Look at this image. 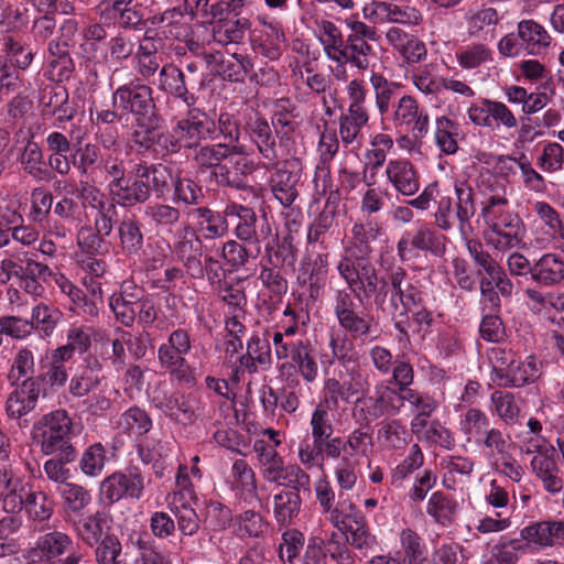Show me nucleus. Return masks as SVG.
I'll return each mask as SVG.
<instances>
[{
  "instance_id": "obj_6",
  "label": "nucleus",
  "mask_w": 564,
  "mask_h": 564,
  "mask_svg": "<svg viewBox=\"0 0 564 564\" xmlns=\"http://www.w3.org/2000/svg\"><path fill=\"white\" fill-rule=\"evenodd\" d=\"M72 419L65 410H55L41 416L32 425L31 437L44 455H62L74 460L76 451L70 444Z\"/></svg>"
},
{
  "instance_id": "obj_48",
  "label": "nucleus",
  "mask_w": 564,
  "mask_h": 564,
  "mask_svg": "<svg viewBox=\"0 0 564 564\" xmlns=\"http://www.w3.org/2000/svg\"><path fill=\"white\" fill-rule=\"evenodd\" d=\"M399 540L406 564H426V545L416 531L404 528L400 531Z\"/></svg>"
},
{
  "instance_id": "obj_58",
  "label": "nucleus",
  "mask_w": 564,
  "mask_h": 564,
  "mask_svg": "<svg viewBox=\"0 0 564 564\" xmlns=\"http://www.w3.org/2000/svg\"><path fill=\"white\" fill-rule=\"evenodd\" d=\"M532 209L545 228V235L551 239L564 238V223L560 213L544 200H536Z\"/></svg>"
},
{
  "instance_id": "obj_3",
  "label": "nucleus",
  "mask_w": 564,
  "mask_h": 564,
  "mask_svg": "<svg viewBox=\"0 0 564 564\" xmlns=\"http://www.w3.org/2000/svg\"><path fill=\"white\" fill-rule=\"evenodd\" d=\"M126 174L127 159H123L107 182L113 200L123 207L147 202L151 197V192H154L158 196L164 195L172 180L171 170L162 164H135L133 181L128 178Z\"/></svg>"
},
{
  "instance_id": "obj_21",
  "label": "nucleus",
  "mask_w": 564,
  "mask_h": 564,
  "mask_svg": "<svg viewBox=\"0 0 564 564\" xmlns=\"http://www.w3.org/2000/svg\"><path fill=\"white\" fill-rule=\"evenodd\" d=\"M41 383L39 378L30 377L15 384L6 401V412L13 420L32 412L39 401Z\"/></svg>"
},
{
  "instance_id": "obj_13",
  "label": "nucleus",
  "mask_w": 564,
  "mask_h": 564,
  "mask_svg": "<svg viewBox=\"0 0 564 564\" xmlns=\"http://www.w3.org/2000/svg\"><path fill=\"white\" fill-rule=\"evenodd\" d=\"M446 250V237L426 224L406 230L397 243V254L402 262H414L420 251L442 257Z\"/></svg>"
},
{
  "instance_id": "obj_32",
  "label": "nucleus",
  "mask_w": 564,
  "mask_h": 564,
  "mask_svg": "<svg viewBox=\"0 0 564 564\" xmlns=\"http://www.w3.org/2000/svg\"><path fill=\"white\" fill-rule=\"evenodd\" d=\"M373 23H401L416 25L422 20L419 10L409 6H399L392 2L379 4L375 11H369L364 17Z\"/></svg>"
},
{
  "instance_id": "obj_20",
  "label": "nucleus",
  "mask_w": 564,
  "mask_h": 564,
  "mask_svg": "<svg viewBox=\"0 0 564 564\" xmlns=\"http://www.w3.org/2000/svg\"><path fill=\"white\" fill-rule=\"evenodd\" d=\"M387 183L402 196L415 195L420 187V174L414 164L405 158L391 159L383 173Z\"/></svg>"
},
{
  "instance_id": "obj_63",
  "label": "nucleus",
  "mask_w": 564,
  "mask_h": 564,
  "mask_svg": "<svg viewBox=\"0 0 564 564\" xmlns=\"http://www.w3.org/2000/svg\"><path fill=\"white\" fill-rule=\"evenodd\" d=\"M456 59L462 68L475 69L492 62V51L481 43L470 44L456 52Z\"/></svg>"
},
{
  "instance_id": "obj_61",
  "label": "nucleus",
  "mask_w": 564,
  "mask_h": 564,
  "mask_svg": "<svg viewBox=\"0 0 564 564\" xmlns=\"http://www.w3.org/2000/svg\"><path fill=\"white\" fill-rule=\"evenodd\" d=\"M475 444L485 453L488 458L503 457L509 449V437L499 429H488Z\"/></svg>"
},
{
  "instance_id": "obj_28",
  "label": "nucleus",
  "mask_w": 564,
  "mask_h": 564,
  "mask_svg": "<svg viewBox=\"0 0 564 564\" xmlns=\"http://www.w3.org/2000/svg\"><path fill=\"white\" fill-rule=\"evenodd\" d=\"M370 110L347 109L338 122L340 142L344 147L360 149L364 143L362 129L368 126Z\"/></svg>"
},
{
  "instance_id": "obj_50",
  "label": "nucleus",
  "mask_w": 564,
  "mask_h": 564,
  "mask_svg": "<svg viewBox=\"0 0 564 564\" xmlns=\"http://www.w3.org/2000/svg\"><path fill=\"white\" fill-rule=\"evenodd\" d=\"M316 35L326 56L334 61L345 44L339 28L329 20L321 19L316 21Z\"/></svg>"
},
{
  "instance_id": "obj_64",
  "label": "nucleus",
  "mask_w": 564,
  "mask_h": 564,
  "mask_svg": "<svg viewBox=\"0 0 564 564\" xmlns=\"http://www.w3.org/2000/svg\"><path fill=\"white\" fill-rule=\"evenodd\" d=\"M145 220L155 227H172L178 223L181 212L169 204L150 203L144 207Z\"/></svg>"
},
{
  "instance_id": "obj_30",
  "label": "nucleus",
  "mask_w": 564,
  "mask_h": 564,
  "mask_svg": "<svg viewBox=\"0 0 564 564\" xmlns=\"http://www.w3.org/2000/svg\"><path fill=\"white\" fill-rule=\"evenodd\" d=\"M292 163H278L274 173L270 177V186L274 197L284 206L289 207L297 197L296 184L299 182L297 173L290 166Z\"/></svg>"
},
{
  "instance_id": "obj_51",
  "label": "nucleus",
  "mask_w": 564,
  "mask_h": 564,
  "mask_svg": "<svg viewBox=\"0 0 564 564\" xmlns=\"http://www.w3.org/2000/svg\"><path fill=\"white\" fill-rule=\"evenodd\" d=\"M117 426L123 433L139 437L152 429V419L143 409L131 406L120 415Z\"/></svg>"
},
{
  "instance_id": "obj_55",
  "label": "nucleus",
  "mask_w": 564,
  "mask_h": 564,
  "mask_svg": "<svg viewBox=\"0 0 564 564\" xmlns=\"http://www.w3.org/2000/svg\"><path fill=\"white\" fill-rule=\"evenodd\" d=\"M130 283H123L119 293H113L109 299V306L116 319L126 327L133 325V297L134 291Z\"/></svg>"
},
{
  "instance_id": "obj_19",
  "label": "nucleus",
  "mask_w": 564,
  "mask_h": 564,
  "mask_svg": "<svg viewBox=\"0 0 564 564\" xmlns=\"http://www.w3.org/2000/svg\"><path fill=\"white\" fill-rule=\"evenodd\" d=\"M112 220L94 219L93 224H84L77 228L76 245L87 256H105L110 250V242L106 240L112 232Z\"/></svg>"
},
{
  "instance_id": "obj_31",
  "label": "nucleus",
  "mask_w": 564,
  "mask_h": 564,
  "mask_svg": "<svg viewBox=\"0 0 564 564\" xmlns=\"http://www.w3.org/2000/svg\"><path fill=\"white\" fill-rule=\"evenodd\" d=\"M386 39L408 64L420 63L426 57L425 44L400 28H390L386 33Z\"/></svg>"
},
{
  "instance_id": "obj_59",
  "label": "nucleus",
  "mask_w": 564,
  "mask_h": 564,
  "mask_svg": "<svg viewBox=\"0 0 564 564\" xmlns=\"http://www.w3.org/2000/svg\"><path fill=\"white\" fill-rule=\"evenodd\" d=\"M358 457L352 453H345L334 467V475L337 486L343 491H350L355 488L358 480Z\"/></svg>"
},
{
  "instance_id": "obj_29",
  "label": "nucleus",
  "mask_w": 564,
  "mask_h": 564,
  "mask_svg": "<svg viewBox=\"0 0 564 564\" xmlns=\"http://www.w3.org/2000/svg\"><path fill=\"white\" fill-rule=\"evenodd\" d=\"M24 484L14 476L8 459H0V501L6 512L17 513L22 510L21 492Z\"/></svg>"
},
{
  "instance_id": "obj_17",
  "label": "nucleus",
  "mask_w": 564,
  "mask_h": 564,
  "mask_svg": "<svg viewBox=\"0 0 564 564\" xmlns=\"http://www.w3.org/2000/svg\"><path fill=\"white\" fill-rule=\"evenodd\" d=\"M144 491V479L140 471L131 469L128 474L113 473L100 482V495L109 503L123 497L140 499Z\"/></svg>"
},
{
  "instance_id": "obj_57",
  "label": "nucleus",
  "mask_w": 564,
  "mask_h": 564,
  "mask_svg": "<svg viewBox=\"0 0 564 564\" xmlns=\"http://www.w3.org/2000/svg\"><path fill=\"white\" fill-rule=\"evenodd\" d=\"M248 20L230 19L212 26V36L214 42L219 45L240 43L246 33Z\"/></svg>"
},
{
  "instance_id": "obj_2",
  "label": "nucleus",
  "mask_w": 564,
  "mask_h": 564,
  "mask_svg": "<svg viewBox=\"0 0 564 564\" xmlns=\"http://www.w3.org/2000/svg\"><path fill=\"white\" fill-rule=\"evenodd\" d=\"M487 184L491 195L482 208V218L486 224L485 239L488 245L498 251H507L522 243L525 228L518 214L509 208V202L502 186L497 178L487 173L480 175V186Z\"/></svg>"
},
{
  "instance_id": "obj_24",
  "label": "nucleus",
  "mask_w": 564,
  "mask_h": 564,
  "mask_svg": "<svg viewBox=\"0 0 564 564\" xmlns=\"http://www.w3.org/2000/svg\"><path fill=\"white\" fill-rule=\"evenodd\" d=\"M373 56L372 46L365 40L357 36H347V41L341 47L339 55L335 57V62L339 63L336 67L335 77L344 79L346 70L344 64L350 63L358 69L365 70L369 67L370 59Z\"/></svg>"
},
{
  "instance_id": "obj_49",
  "label": "nucleus",
  "mask_w": 564,
  "mask_h": 564,
  "mask_svg": "<svg viewBox=\"0 0 564 564\" xmlns=\"http://www.w3.org/2000/svg\"><path fill=\"white\" fill-rule=\"evenodd\" d=\"M325 513H327V520L340 532L350 523H355V521L364 517L355 502L350 498L343 496Z\"/></svg>"
},
{
  "instance_id": "obj_8",
  "label": "nucleus",
  "mask_w": 564,
  "mask_h": 564,
  "mask_svg": "<svg viewBox=\"0 0 564 564\" xmlns=\"http://www.w3.org/2000/svg\"><path fill=\"white\" fill-rule=\"evenodd\" d=\"M360 294L364 292L352 290L347 284V288L334 290L329 299L332 312L339 327L355 338L368 337L373 328L372 316L361 310L355 301V296L359 297Z\"/></svg>"
},
{
  "instance_id": "obj_12",
  "label": "nucleus",
  "mask_w": 564,
  "mask_h": 564,
  "mask_svg": "<svg viewBox=\"0 0 564 564\" xmlns=\"http://www.w3.org/2000/svg\"><path fill=\"white\" fill-rule=\"evenodd\" d=\"M152 94L149 85L135 79L113 91L112 105L124 113L133 115L140 126H147L151 123L155 109Z\"/></svg>"
},
{
  "instance_id": "obj_46",
  "label": "nucleus",
  "mask_w": 564,
  "mask_h": 564,
  "mask_svg": "<svg viewBox=\"0 0 564 564\" xmlns=\"http://www.w3.org/2000/svg\"><path fill=\"white\" fill-rule=\"evenodd\" d=\"M300 489L282 490L273 498V512L278 523L282 525L291 524L299 516L301 509Z\"/></svg>"
},
{
  "instance_id": "obj_36",
  "label": "nucleus",
  "mask_w": 564,
  "mask_h": 564,
  "mask_svg": "<svg viewBox=\"0 0 564 564\" xmlns=\"http://www.w3.org/2000/svg\"><path fill=\"white\" fill-rule=\"evenodd\" d=\"M160 39L144 35L139 42L137 52L134 53V69L143 78L149 79L159 69L158 61Z\"/></svg>"
},
{
  "instance_id": "obj_41",
  "label": "nucleus",
  "mask_w": 564,
  "mask_h": 564,
  "mask_svg": "<svg viewBox=\"0 0 564 564\" xmlns=\"http://www.w3.org/2000/svg\"><path fill=\"white\" fill-rule=\"evenodd\" d=\"M22 509L25 508L28 514L35 521L48 520L54 511V503L48 497L25 482L23 494L21 492Z\"/></svg>"
},
{
  "instance_id": "obj_26",
  "label": "nucleus",
  "mask_w": 564,
  "mask_h": 564,
  "mask_svg": "<svg viewBox=\"0 0 564 564\" xmlns=\"http://www.w3.org/2000/svg\"><path fill=\"white\" fill-rule=\"evenodd\" d=\"M531 280L541 288H554L564 283V258L546 252L532 263Z\"/></svg>"
},
{
  "instance_id": "obj_60",
  "label": "nucleus",
  "mask_w": 564,
  "mask_h": 564,
  "mask_svg": "<svg viewBox=\"0 0 564 564\" xmlns=\"http://www.w3.org/2000/svg\"><path fill=\"white\" fill-rule=\"evenodd\" d=\"M401 400L408 403L412 415L432 416L440 408V401L427 392L417 389L401 393Z\"/></svg>"
},
{
  "instance_id": "obj_35",
  "label": "nucleus",
  "mask_w": 564,
  "mask_h": 564,
  "mask_svg": "<svg viewBox=\"0 0 564 564\" xmlns=\"http://www.w3.org/2000/svg\"><path fill=\"white\" fill-rule=\"evenodd\" d=\"M91 339L102 347L109 341L108 332L100 327L87 325H72L66 333V344L78 354H85L90 345Z\"/></svg>"
},
{
  "instance_id": "obj_22",
  "label": "nucleus",
  "mask_w": 564,
  "mask_h": 564,
  "mask_svg": "<svg viewBox=\"0 0 564 564\" xmlns=\"http://www.w3.org/2000/svg\"><path fill=\"white\" fill-rule=\"evenodd\" d=\"M284 318L276 324L273 330H267V335L270 337L274 347V354H281L288 350L296 344L305 341V328L300 326L299 318L290 306L283 312Z\"/></svg>"
},
{
  "instance_id": "obj_5",
  "label": "nucleus",
  "mask_w": 564,
  "mask_h": 564,
  "mask_svg": "<svg viewBox=\"0 0 564 564\" xmlns=\"http://www.w3.org/2000/svg\"><path fill=\"white\" fill-rule=\"evenodd\" d=\"M192 348V338L183 328L171 332L166 341L158 348L159 366L169 373L171 383L181 388H194L200 376L198 369L186 359Z\"/></svg>"
},
{
  "instance_id": "obj_27",
  "label": "nucleus",
  "mask_w": 564,
  "mask_h": 564,
  "mask_svg": "<svg viewBox=\"0 0 564 564\" xmlns=\"http://www.w3.org/2000/svg\"><path fill=\"white\" fill-rule=\"evenodd\" d=\"M534 454L530 462L532 473L541 481L546 492L550 495L560 494L564 487V479L554 457L542 451Z\"/></svg>"
},
{
  "instance_id": "obj_11",
  "label": "nucleus",
  "mask_w": 564,
  "mask_h": 564,
  "mask_svg": "<svg viewBox=\"0 0 564 564\" xmlns=\"http://www.w3.org/2000/svg\"><path fill=\"white\" fill-rule=\"evenodd\" d=\"M234 154L248 155V151L243 145L239 144H207L196 151L194 161L200 171L212 170V178L218 185L239 187L240 181L232 176L230 169L226 164L221 163Z\"/></svg>"
},
{
  "instance_id": "obj_53",
  "label": "nucleus",
  "mask_w": 564,
  "mask_h": 564,
  "mask_svg": "<svg viewBox=\"0 0 564 564\" xmlns=\"http://www.w3.org/2000/svg\"><path fill=\"white\" fill-rule=\"evenodd\" d=\"M459 431L467 442H476L490 425L489 416L478 408L467 409L459 417Z\"/></svg>"
},
{
  "instance_id": "obj_62",
  "label": "nucleus",
  "mask_w": 564,
  "mask_h": 564,
  "mask_svg": "<svg viewBox=\"0 0 564 564\" xmlns=\"http://www.w3.org/2000/svg\"><path fill=\"white\" fill-rule=\"evenodd\" d=\"M26 260V249L10 248L0 254V283L6 284L12 278L23 274V261Z\"/></svg>"
},
{
  "instance_id": "obj_45",
  "label": "nucleus",
  "mask_w": 564,
  "mask_h": 564,
  "mask_svg": "<svg viewBox=\"0 0 564 564\" xmlns=\"http://www.w3.org/2000/svg\"><path fill=\"white\" fill-rule=\"evenodd\" d=\"M349 335L346 332L332 333L328 344L332 357L346 369L359 367V355Z\"/></svg>"
},
{
  "instance_id": "obj_52",
  "label": "nucleus",
  "mask_w": 564,
  "mask_h": 564,
  "mask_svg": "<svg viewBox=\"0 0 564 564\" xmlns=\"http://www.w3.org/2000/svg\"><path fill=\"white\" fill-rule=\"evenodd\" d=\"M259 21L267 28V33L265 39L260 41L258 51L270 61H276L282 55V44L285 41L284 31L278 22H270L261 18Z\"/></svg>"
},
{
  "instance_id": "obj_54",
  "label": "nucleus",
  "mask_w": 564,
  "mask_h": 564,
  "mask_svg": "<svg viewBox=\"0 0 564 564\" xmlns=\"http://www.w3.org/2000/svg\"><path fill=\"white\" fill-rule=\"evenodd\" d=\"M56 491L62 499L64 508L73 513L83 511L91 502L90 492L82 485L75 482L59 485Z\"/></svg>"
},
{
  "instance_id": "obj_38",
  "label": "nucleus",
  "mask_w": 564,
  "mask_h": 564,
  "mask_svg": "<svg viewBox=\"0 0 564 564\" xmlns=\"http://www.w3.org/2000/svg\"><path fill=\"white\" fill-rule=\"evenodd\" d=\"M518 35L524 48L533 55L543 53L552 37L545 28L533 20H523L518 24Z\"/></svg>"
},
{
  "instance_id": "obj_43",
  "label": "nucleus",
  "mask_w": 564,
  "mask_h": 564,
  "mask_svg": "<svg viewBox=\"0 0 564 564\" xmlns=\"http://www.w3.org/2000/svg\"><path fill=\"white\" fill-rule=\"evenodd\" d=\"M459 124L446 116L435 119L434 141L438 150L447 155L458 151Z\"/></svg>"
},
{
  "instance_id": "obj_34",
  "label": "nucleus",
  "mask_w": 564,
  "mask_h": 564,
  "mask_svg": "<svg viewBox=\"0 0 564 564\" xmlns=\"http://www.w3.org/2000/svg\"><path fill=\"white\" fill-rule=\"evenodd\" d=\"M225 217L237 218L238 223L235 227V235L238 239L254 242L258 245L257 254L260 252L259 237L256 230L257 215L246 206L231 203L224 210Z\"/></svg>"
},
{
  "instance_id": "obj_14",
  "label": "nucleus",
  "mask_w": 564,
  "mask_h": 564,
  "mask_svg": "<svg viewBox=\"0 0 564 564\" xmlns=\"http://www.w3.org/2000/svg\"><path fill=\"white\" fill-rule=\"evenodd\" d=\"M390 120L399 131L424 138L430 131V115L411 95H403L391 106Z\"/></svg>"
},
{
  "instance_id": "obj_9",
  "label": "nucleus",
  "mask_w": 564,
  "mask_h": 564,
  "mask_svg": "<svg viewBox=\"0 0 564 564\" xmlns=\"http://www.w3.org/2000/svg\"><path fill=\"white\" fill-rule=\"evenodd\" d=\"M454 192L456 196L455 206L456 217L459 223V232L466 240V248L474 262L486 273L497 261L484 249L480 241L469 238L473 232L470 219L476 212L473 188L466 181L456 180L454 183Z\"/></svg>"
},
{
  "instance_id": "obj_10",
  "label": "nucleus",
  "mask_w": 564,
  "mask_h": 564,
  "mask_svg": "<svg viewBox=\"0 0 564 564\" xmlns=\"http://www.w3.org/2000/svg\"><path fill=\"white\" fill-rule=\"evenodd\" d=\"M150 404L170 420L188 425L197 419V404L191 395L172 389L165 381H159L149 388Z\"/></svg>"
},
{
  "instance_id": "obj_18",
  "label": "nucleus",
  "mask_w": 564,
  "mask_h": 564,
  "mask_svg": "<svg viewBox=\"0 0 564 564\" xmlns=\"http://www.w3.org/2000/svg\"><path fill=\"white\" fill-rule=\"evenodd\" d=\"M390 304L400 315L406 316L409 312L417 308L423 302V294L416 281L406 278L403 269L398 268L390 276Z\"/></svg>"
},
{
  "instance_id": "obj_4",
  "label": "nucleus",
  "mask_w": 564,
  "mask_h": 564,
  "mask_svg": "<svg viewBox=\"0 0 564 564\" xmlns=\"http://www.w3.org/2000/svg\"><path fill=\"white\" fill-rule=\"evenodd\" d=\"M97 143H86L77 148L73 165L79 175L93 183H107L129 151L118 139L117 133H97Z\"/></svg>"
},
{
  "instance_id": "obj_23",
  "label": "nucleus",
  "mask_w": 564,
  "mask_h": 564,
  "mask_svg": "<svg viewBox=\"0 0 564 564\" xmlns=\"http://www.w3.org/2000/svg\"><path fill=\"white\" fill-rule=\"evenodd\" d=\"M278 360L292 361V366L301 378L307 383H314L319 376V365L315 348L310 339L296 344V346L275 355Z\"/></svg>"
},
{
  "instance_id": "obj_33",
  "label": "nucleus",
  "mask_w": 564,
  "mask_h": 564,
  "mask_svg": "<svg viewBox=\"0 0 564 564\" xmlns=\"http://www.w3.org/2000/svg\"><path fill=\"white\" fill-rule=\"evenodd\" d=\"M212 132L210 122L205 115L193 116L191 119L177 121L173 128V137L182 143L184 148H193L206 139Z\"/></svg>"
},
{
  "instance_id": "obj_40",
  "label": "nucleus",
  "mask_w": 564,
  "mask_h": 564,
  "mask_svg": "<svg viewBox=\"0 0 564 564\" xmlns=\"http://www.w3.org/2000/svg\"><path fill=\"white\" fill-rule=\"evenodd\" d=\"M159 88L181 98L187 106L195 101L194 95L189 94L186 88L184 73L174 65H164L160 69Z\"/></svg>"
},
{
  "instance_id": "obj_15",
  "label": "nucleus",
  "mask_w": 564,
  "mask_h": 564,
  "mask_svg": "<svg viewBox=\"0 0 564 564\" xmlns=\"http://www.w3.org/2000/svg\"><path fill=\"white\" fill-rule=\"evenodd\" d=\"M470 122L477 127L511 130L518 127V119L510 108L498 100L481 99L467 109Z\"/></svg>"
},
{
  "instance_id": "obj_56",
  "label": "nucleus",
  "mask_w": 564,
  "mask_h": 564,
  "mask_svg": "<svg viewBox=\"0 0 564 564\" xmlns=\"http://www.w3.org/2000/svg\"><path fill=\"white\" fill-rule=\"evenodd\" d=\"M536 165L542 172L549 174L564 171V147L555 141L542 142Z\"/></svg>"
},
{
  "instance_id": "obj_37",
  "label": "nucleus",
  "mask_w": 564,
  "mask_h": 564,
  "mask_svg": "<svg viewBox=\"0 0 564 564\" xmlns=\"http://www.w3.org/2000/svg\"><path fill=\"white\" fill-rule=\"evenodd\" d=\"M111 517L106 510L83 518L76 528L77 536L88 546L96 545L102 540L104 533L110 529Z\"/></svg>"
},
{
  "instance_id": "obj_47",
  "label": "nucleus",
  "mask_w": 564,
  "mask_h": 564,
  "mask_svg": "<svg viewBox=\"0 0 564 564\" xmlns=\"http://www.w3.org/2000/svg\"><path fill=\"white\" fill-rule=\"evenodd\" d=\"M346 536V542L354 549L359 550L364 554H367L375 550L378 545L376 535L370 532L368 521L364 516L355 523H350L346 529L341 531Z\"/></svg>"
},
{
  "instance_id": "obj_7",
  "label": "nucleus",
  "mask_w": 564,
  "mask_h": 564,
  "mask_svg": "<svg viewBox=\"0 0 564 564\" xmlns=\"http://www.w3.org/2000/svg\"><path fill=\"white\" fill-rule=\"evenodd\" d=\"M259 473L263 480L278 485H288L294 489H307L311 477L296 464H285L284 458L264 440L253 443Z\"/></svg>"
},
{
  "instance_id": "obj_42",
  "label": "nucleus",
  "mask_w": 564,
  "mask_h": 564,
  "mask_svg": "<svg viewBox=\"0 0 564 564\" xmlns=\"http://www.w3.org/2000/svg\"><path fill=\"white\" fill-rule=\"evenodd\" d=\"M74 549L73 539L61 531H53L41 535L36 541L35 552L40 556L52 561L57 558Z\"/></svg>"
},
{
  "instance_id": "obj_1",
  "label": "nucleus",
  "mask_w": 564,
  "mask_h": 564,
  "mask_svg": "<svg viewBox=\"0 0 564 564\" xmlns=\"http://www.w3.org/2000/svg\"><path fill=\"white\" fill-rule=\"evenodd\" d=\"M380 227L372 221L356 223L351 228L352 242L345 249L337 263V272L352 290L370 297L378 288V275L369 259L370 242L380 235Z\"/></svg>"
},
{
  "instance_id": "obj_39",
  "label": "nucleus",
  "mask_w": 564,
  "mask_h": 564,
  "mask_svg": "<svg viewBox=\"0 0 564 564\" xmlns=\"http://www.w3.org/2000/svg\"><path fill=\"white\" fill-rule=\"evenodd\" d=\"M458 507L459 505L453 496L438 490L433 492L429 498L426 513L432 517L437 524L448 527L454 522Z\"/></svg>"
},
{
  "instance_id": "obj_44",
  "label": "nucleus",
  "mask_w": 564,
  "mask_h": 564,
  "mask_svg": "<svg viewBox=\"0 0 564 564\" xmlns=\"http://www.w3.org/2000/svg\"><path fill=\"white\" fill-rule=\"evenodd\" d=\"M540 375L541 364L534 356H528L524 360L517 358L501 386L520 388L535 381Z\"/></svg>"
},
{
  "instance_id": "obj_25",
  "label": "nucleus",
  "mask_w": 564,
  "mask_h": 564,
  "mask_svg": "<svg viewBox=\"0 0 564 564\" xmlns=\"http://www.w3.org/2000/svg\"><path fill=\"white\" fill-rule=\"evenodd\" d=\"M97 184L90 180L80 181L78 198L84 207H89L96 212L94 219L116 221L117 207L113 200Z\"/></svg>"
},
{
  "instance_id": "obj_16",
  "label": "nucleus",
  "mask_w": 564,
  "mask_h": 564,
  "mask_svg": "<svg viewBox=\"0 0 564 564\" xmlns=\"http://www.w3.org/2000/svg\"><path fill=\"white\" fill-rule=\"evenodd\" d=\"M347 375L340 376L339 379L329 378L324 382V392L326 402L338 406V402L355 403L358 394H365L369 389L367 377L359 367L346 369Z\"/></svg>"
}]
</instances>
